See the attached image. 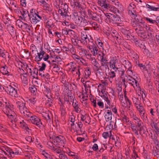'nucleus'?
Masks as SVG:
<instances>
[{
    "mask_svg": "<svg viewBox=\"0 0 159 159\" xmlns=\"http://www.w3.org/2000/svg\"><path fill=\"white\" fill-rule=\"evenodd\" d=\"M41 77L46 81H49L50 79V75L48 73L45 72Z\"/></svg>",
    "mask_w": 159,
    "mask_h": 159,
    "instance_id": "43",
    "label": "nucleus"
},
{
    "mask_svg": "<svg viewBox=\"0 0 159 159\" xmlns=\"http://www.w3.org/2000/svg\"><path fill=\"white\" fill-rule=\"evenodd\" d=\"M88 22L87 20L84 18L82 17H81L80 20V23L78 24V25L84 27L88 25Z\"/></svg>",
    "mask_w": 159,
    "mask_h": 159,
    "instance_id": "26",
    "label": "nucleus"
},
{
    "mask_svg": "<svg viewBox=\"0 0 159 159\" xmlns=\"http://www.w3.org/2000/svg\"><path fill=\"white\" fill-rule=\"evenodd\" d=\"M7 29L10 34L14 33V27L11 23L7 24Z\"/></svg>",
    "mask_w": 159,
    "mask_h": 159,
    "instance_id": "36",
    "label": "nucleus"
},
{
    "mask_svg": "<svg viewBox=\"0 0 159 159\" xmlns=\"http://www.w3.org/2000/svg\"><path fill=\"white\" fill-rule=\"evenodd\" d=\"M42 154L43 155L45 158L47 159H50V158L52 157L50 155L46 153L44 151H43L42 152Z\"/></svg>",
    "mask_w": 159,
    "mask_h": 159,
    "instance_id": "64",
    "label": "nucleus"
},
{
    "mask_svg": "<svg viewBox=\"0 0 159 159\" xmlns=\"http://www.w3.org/2000/svg\"><path fill=\"white\" fill-rule=\"evenodd\" d=\"M8 3L9 5L10 8H11V9L17 5L16 2L14 0L10 1L9 2H8Z\"/></svg>",
    "mask_w": 159,
    "mask_h": 159,
    "instance_id": "40",
    "label": "nucleus"
},
{
    "mask_svg": "<svg viewBox=\"0 0 159 159\" xmlns=\"http://www.w3.org/2000/svg\"><path fill=\"white\" fill-rule=\"evenodd\" d=\"M150 125L152 129L151 132H159V128L158 126V124L154 121L152 120Z\"/></svg>",
    "mask_w": 159,
    "mask_h": 159,
    "instance_id": "13",
    "label": "nucleus"
},
{
    "mask_svg": "<svg viewBox=\"0 0 159 159\" xmlns=\"http://www.w3.org/2000/svg\"><path fill=\"white\" fill-rule=\"evenodd\" d=\"M92 61H93V62H92V63L94 65V66L97 68H99V67H100V64H101L100 62V61H99V62H98L97 60H92Z\"/></svg>",
    "mask_w": 159,
    "mask_h": 159,
    "instance_id": "59",
    "label": "nucleus"
},
{
    "mask_svg": "<svg viewBox=\"0 0 159 159\" xmlns=\"http://www.w3.org/2000/svg\"><path fill=\"white\" fill-rule=\"evenodd\" d=\"M29 68V73L31 75H33V77L35 78V75H37L38 74V70L37 68Z\"/></svg>",
    "mask_w": 159,
    "mask_h": 159,
    "instance_id": "22",
    "label": "nucleus"
},
{
    "mask_svg": "<svg viewBox=\"0 0 159 159\" xmlns=\"http://www.w3.org/2000/svg\"><path fill=\"white\" fill-rule=\"evenodd\" d=\"M100 68L101 70H103V71H104L105 72L107 71H108L109 70L108 64H106V65L104 66H100Z\"/></svg>",
    "mask_w": 159,
    "mask_h": 159,
    "instance_id": "54",
    "label": "nucleus"
},
{
    "mask_svg": "<svg viewBox=\"0 0 159 159\" xmlns=\"http://www.w3.org/2000/svg\"><path fill=\"white\" fill-rule=\"evenodd\" d=\"M54 142L59 148H61L64 146L65 141V138L61 135L55 136L53 138Z\"/></svg>",
    "mask_w": 159,
    "mask_h": 159,
    "instance_id": "4",
    "label": "nucleus"
},
{
    "mask_svg": "<svg viewBox=\"0 0 159 159\" xmlns=\"http://www.w3.org/2000/svg\"><path fill=\"white\" fill-rule=\"evenodd\" d=\"M117 70H115L114 71L112 70H110V72H109L108 73V76L111 78H113L116 76V73H115V72H116Z\"/></svg>",
    "mask_w": 159,
    "mask_h": 159,
    "instance_id": "52",
    "label": "nucleus"
},
{
    "mask_svg": "<svg viewBox=\"0 0 159 159\" xmlns=\"http://www.w3.org/2000/svg\"><path fill=\"white\" fill-rule=\"evenodd\" d=\"M68 35L70 36L71 38V39L77 36L75 31L70 29L68 30Z\"/></svg>",
    "mask_w": 159,
    "mask_h": 159,
    "instance_id": "44",
    "label": "nucleus"
},
{
    "mask_svg": "<svg viewBox=\"0 0 159 159\" xmlns=\"http://www.w3.org/2000/svg\"><path fill=\"white\" fill-rule=\"evenodd\" d=\"M37 54V55L35 57V58L37 57L39 60H42L43 59V60H48L49 57V55L44 51L42 47L40 48L39 52H38Z\"/></svg>",
    "mask_w": 159,
    "mask_h": 159,
    "instance_id": "7",
    "label": "nucleus"
},
{
    "mask_svg": "<svg viewBox=\"0 0 159 159\" xmlns=\"http://www.w3.org/2000/svg\"><path fill=\"white\" fill-rule=\"evenodd\" d=\"M6 114L9 117V116L12 117V118H13V117H15L16 114L15 112L12 111L11 109H8L6 111Z\"/></svg>",
    "mask_w": 159,
    "mask_h": 159,
    "instance_id": "29",
    "label": "nucleus"
},
{
    "mask_svg": "<svg viewBox=\"0 0 159 159\" xmlns=\"http://www.w3.org/2000/svg\"><path fill=\"white\" fill-rule=\"evenodd\" d=\"M31 123L36 125L37 126L40 128L42 125L40 119L36 116H31L30 118Z\"/></svg>",
    "mask_w": 159,
    "mask_h": 159,
    "instance_id": "9",
    "label": "nucleus"
},
{
    "mask_svg": "<svg viewBox=\"0 0 159 159\" xmlns=\"http://www.w3.org/2000/svg\"><path fill=\"white\" fill-rule=\"evenodd\" d=\"M144 19L150 23H156V21H155V20H153L151 18H150L148 17H144Z\"/></svg>",
    "mask_w": 159,
    "mask_h": 159,
    "instance_id": "63",
    "label": "nucleus"
},
{
    "mask_svg": "<svg viewBox=\"0 0 159 159\" xmlns=\"http://www.w3.org/2000/svg\"><path fill=\"white\" fill-rule=\"evenodd\" d=\"M72 105L73 107L75 109V111L77 113L80 112V109L79 108L78 106V102L75 100V101L74 102L72 103Z\"/></svg>",
    "mask_w": 159,
    "mask_h": 159,
    "instance_id": "30",
    "label": "nucleus"
},
{
    "mask_svg": "<svg viewBox=\"0 0 159 159\" xmlns=\"http://www.w3.org/2000/svg\"><path fill=\"white\" fill-rule=\"evenodd\" d=\"M104 19L107 22H109L111 24H118L120 21V19L117 16H116L112 14H104Z\"/></svg>",
    "mask_w": 159,
    "mask_h": 159,
    "instance_id": "3",
    "label": "nucleus"
},
{
    "mask_svg": "<svg viewBox=\"0 0 159 159\" xmlns=\"http://www.w3.org/2000/svg\"><path fill=\"white\" fill-rule=\"evenodd\" d=\"M18 88L16 87H14L11 85L7 86L5 89V91L10 95L12 97H18V94L17 92Z\"/></svg>",
    "mask_w": 159,
    "mask_h": 159,
    "instance_id": "5",
    "label": "nucleus"
},
{
    "mask_svg": "<svg viewBox=\"0 0 159 159\" xmlns=\"http://www.w3.org/2000/svg\"><path fill=\"white\" fill-rule=\"evenodd\" d=\"M115 7L109 4L108 7L106 10H109L111 12L114 13L115 14L119 13V7Z\"/></svg>",
    "mask_w": 159,
    "mask_h": 159,
    "instance_id": "16",
    "label": "nucleus"
},
{
    "mask_svg": "<svg viewBox=\"0 0 159 159\" xmlns=\"http://www.w3.org/2000/svg\"><path fill=\"white\" fill-rule=\"evenodd\" d=\"M2 20L4 22V23L5 24H9V23H11V21L9 19V18L8 17L7 15H5L4 16L3 15L2 16Z\"/></svg>",
    "mask_w": 159,
    "mask_h": 159,
    "instance_id": "32",
    "label": "nucleus"
},
{
    "mask_svg": "<svg viewBox=\"0 0 159 159\" xmlns=\"http://www.w3.org/2000/svg\"><path fill=\"white\" fill-rule=\"evenodd\" d=\"M111 3L116 6L117 7H121V5L119 2L118 0H111Z\"/></svg>",
    "mask_w": 159,
    "mask_h": 159,
    "instance_id": "53",
    "label": "nucleus"
},
{
    "mask_svg": "<svg viewBox=\"0 0 159 159\" xmlns=\"http://www.w3.org/2000/svg\"><path fill=\"white\" fill-rule=\"evenodd\" d=\"M136 108L139 111V115L142 117L144 118L145 116V111L143 107L141 105L136 106Z\"/></svg>",
    "mask_w": 159,
    "mask_h": 159,
    "instance_id": "21",
    "label": "nucleus"
},
{
    "mask_svg": "<svg viewBox=\"0 0 159 159\" xmlns=\"http://www.w3.org/2000/svg\"><path fill=\"white\" fill-rule=\"evenodd\" d=\"M97 2L100 6L105 10H107L110 4L107 0H98Z\"/></svg>",
    "mask_w": 159,
    "mask_h": 159,
    "instance_id": "11",
    "label": "nucleus"
},
{
    "mask_svg": "<svg viewBox=\"0 0 159 159\" xmlns=\"http://www.w3.org/2000/svg\"><path fill=\"white\" fill-rule=\"evenodd\" d=\"M139 131V134L141 135H142L143 134H145L146 132V130L144 129L143 126H142L141 127H139L138 130Z\"/></svg>",
    "mask_w": 159,
    "mask_h": 159,
    "instance_id": "58",
    "label": "nucleus"
},
{
    "mask_svg": "<svg viewBox=\"0 0 159 159\" xmlns=\"http://www.w3.org/2000/svg\"><path fill=\"white\" fill-rule=\"evenodd\" d=\"M6 67V66L5 65L1 68L0 71L3 75H6L7 74V73H6L7 70Z\"/></svg>",
    "mask_w": 159,
    "mask_h": 159,
    "instance_id": "62",
    "label": "nucleus"
},
{
    "mask_svg": "<svg viewBox=\"0 0 159 159\" xmlns=\"http://www.w3.org/2000/svg\"><path fill=\"white\" fill-rule=\"evenodd\" d=\"M72 44L75 46H76L79 43H81L80 39H78V37L77 36L71 39Z\"/></svg>",
    "mask_w": 159,
    "mask_h": 159,
    "instance_id": "28",
    "label": "nucleus"
},
{
    "mask_svg": "<svg viewBox=\"0 0 159 159\" xmlns=\"http://www.w3.org/2000/svg\"><path fill=\"white\" fill-rule=\"evenodd\" d=\"M60 107V111H61V116H63L66 113L65 109L64 108V105H62Z\"/></svg>",
    "mask_w": 159,
    "mask_h": 159,
    "instance_id": "60",
    "label": "nucleus"
},
{
    "mask_svg": "<svg viewBox=\"0 0 159 159\" xmlns=\"http://www.w3.org/2000/svg\"><path fill=\"white\" fill-rule=\"evenodd\" d=\"M88 22L89 23V24L92 25L94 30H98V25L96 23L92 21H89Z\"/></svg>",
    "mask_w": 159,
    "mask_h": 159,
    "instance_id": "47",
    "label": "nucleus"
},
{
    "mask_svg": "<svg viewBox=\"0 0 159 159\" xmlns=\"http://www.w3.org/2000/svg\"><path fill=\"white\" fill-rule=\"evenodd\" d=\"M60 61L59 60H52L51 62L50 60L48 61L51 66H58L59 63Z\"/></svg>",
    "mask_w": 159,
    "mask_h": 159,
    "instance_id": "41",
    "label": "nucleus"
},
{
    "mask_svg": "<svg viewBox=\"0 0 159 159\" xmlns=\"http://www.w3.org/2000/svg\"><path fill=\"white\" fill-rule=\"evenodd\" d=\"M30 92L33 94V95H35L37 93V88L35 85H33L29 88Z\"/></svg>",
    "mask_w": 159,
    "mask_h": 159,
    "instance_id": "38",
    "label": "nucleus"
},
{
    "mask_svg": "<svg viewBox=\"0 0 159 159\" xmlns=\"http://www.w3.org/2000/svg\"><path fill=\"white\" fill-rule=\"evenodd\" d=\"M134 19L137 22L141 24H144L145 23L144 21L143 20L142 18L139 16L136 15Z\"/></svg>",
    "mask_w": 159,
    "mask_h": 159,
    "instance_id": "39",
    "label": "nucleus"
},
{
    "mask_svg": "<svg viewBox=\"0 0 159 159\" xmlns=\"http://www.w3.org/2000/svg\"><path fill=\"white\" fill-rule=\"evenodd\" d=\"M120 32L124 35L125 39L127 40H129L134 38L130 32V31L128 28H122L120 29Z\"/></svg>",
    "mask_w": 159,
    "mask_h": 159,
    "instance_id": "8",
    "label": "nucleus"
},
{
    "mask_svg": "<svg viewBox=\"0 0 159 159\" xmlns=\"http://www.w3.org/2000/svg\"><path fill=\"white\" fill-rule=\"evenodd\" d=\"M88 48H89L93 56H95L97 55L98 51V48L97 44L95 42H93L92 41V42H90L88 44Z\"/></svg>",
    "mask_w": 159,
    "mask_h": 159,
    "instance_id": "6",
    "label": "nucleus"
},
{
    "mask_svg": "<svg viewBox=\"0 0 159 159\" xmlns=\"http://www.w3.org/2000/svg\"><path fill=\"white\" fill-rule=\"evenodd\" d=\"M30 28L31 26L30 25L26 23H24L21 29L23 30H24L28 33H30L31 31Z\"/></svg>",
    "mask_w": 159,
    "mask_h": 159,
    "instance_id": "31",
    "label": "nucleus"
},
{
    "mask_svg": "<svg viewBox=\"0 0 159 159\" xmlns=\"http://www.w3.org/2000/svg\"><path fill=\"white\" fill-rule=\"evenodd\" d=\"M47 0H43L41 1L40 2L41 4H43V9L45 10L48 11H51V9L50 8V5L49 4L46 2V1Z\"/></svg>",
    "mask_w": 159,
    "mask_h": 159,
    "instance_id": "19",
    "label": "nucleus"
},
{
    "mask_svg": "<svg viewBox=\"0 0 159 159\" xmlns=\"http://www.w3.org/2000/svg\"><path fill=\"white\" fill-rule=\"evenodd\" d=\"M152 155L157 158H159V151L153 148L152 151Z\"/></svg>",
    "mask_w": 159,
    "mask_h": 159,
    "instance_id": "45",
    "label": "nucleus"
},
{
    "mask_svg": "<svg viewBox=\"0 0 159 159\" xmlns=\"http://www.w3.org/2000/svg\"><path fill=\"white\" fill-rule=\"evenodd\" d=\"M12 10H13L17 14H19L20 13V8L19 7V5L18 4L15 6Z\"/></svg>",
    "mask_w": 159,
    "mask_h": 159,
    "instance_id": "61",
    "label": "nucleus"
},
{
    "mask_svg": "<svg viewBox=\"0 0 159 159\" xmlns=\"http://www.w3.org/2000/svg\"><path fill=\"white\" fill-rule=\"evenodd\" d=\"M30 50L31 55L35 57L38 52L36 46L33 44H31L30 46Z\"/></svg>",
    "mask_w": 159,
    "mask_h": 159,
    "instance_id": "18",
    "label": "nucleus"
},
{
    "mask_svg": "<svg viewBox=\"0 0 159 159\" xmlns=\"http://www.w3.org/2000/svg\"><path fill=\"white\" fill-rule=\"evenodd\" d=\"M132 100L135 105H138V106L140 105L141 104V101L138 98L133 97Z\"/></svg>",
    "mask_w": 159,
    "mask_h": 159,
    "instance_id": "37",
    "label": "nucleus"
},
{
    "mask_svg": "<svg viewBox=\"0 0 159 159\" xmlns=\"http://www.w3.org/2000/svg\"><path fill=\"white\" fill-rule=\"evenodd\" d=\"M80 40L81 43L84 44H89L90 42H92V41H93V39L90 36H89V37L88 36H86V37L84 38V39H80Z\"/></svg>",
    "mask_w": 159,
    "mask_h": 159,
    "instance_id": "17",
    "label": "nucleus"
},
{
    "mask_svg": "<svg viewBox=\"0 0 159 159\" xmlns=\"http://www.w3.org/2000/svg\"><path fill=\"white\" fill-rule=\"evenodd\" d=\"M64 93L66 95L67 97L72 95L71 91L69 90V87H66L63 91Z\"/></svg>",
    "mask_w": 159,
    "mask_h": 159,
    "instance_id": "42",
    "label": "nucleus"
},
{
    "mask_svg": "<svg viewBox=\"0 0 159 159\" xmlns=\"http://www.w3.org/2000/svg\"><path fill=\"white\" fill-rule=\"evenodd\" d=\"M89 15V17L92 20L98 21L99 22V19L100 16L92 11L88 12Z\"/></svg>",
    "mask_w": 159,
    "mask_h": 159,
    "instance_id": "14",
    "label": "nucleus"
},
{
    "mask_svg": "<svg viewBox=\"0 0 159 159\" xmlns=\"http://www.w3.org/2000/svg\"><path fill=\"white\" fill-rule=\"evenodd\" d=\"M43 117L46 120L48 123H50L51 120H53V116L52 114L49 111H47L45 112H44L42 114Z\"/></svg>",
    "mask_w": 159,
    "mask_h": 159,
    "instance_id": "10",
    "label": "nucleus"
},
{
    "mask_svg": "<svg viewBox=\"0 0 159 159\" xmlns=\"http://www.w3.org/2000/svg\"><path fill=\"white\" fill-rule=\"evenodd\" d=\"M68 6L66 3L64 4V7H61V8L58 9V14L62 16L66 20H69L70 19V16L68 15Z\"/></svg>",
    "mask_w": 159,
    "mask_h": 159,
    "instance_id": "2",
    "label": "nucleus"
},
{
    "mask_svg": "<svg viewBox=\"0 0 159 159\" xmlns=\"http://www.w3.org/2000/svg\"><path fill=\"white\" fill-rule=\"evenodd\" d=\"M30 12L29 19L32 24H36L42 20V17L39 15V12L36 10L32 9Z\"/></svg>",
    "mask_w": 159,
    "mask_h": 159,
    "instance_id": "1",
    "label": "nucleus"
},
{
    "mask_svg": "<svg viewBox=\"0 0 159 159\" xmlns=\"http://www.w3.org/2000/svg\"><path fill=\"white\" fill-rule=\"evenodd\" d=\"M0 56L4 59H7L9 58V54L6 51L0 48Z\"/></svg>",
    "mask_w": 159,
    "mask_h": 159,
    "instance_id": "20",
    "label": "nucleus"
},
{
    "mask_svg": "<svg viewBox=\"0 0 159 159\" xmlns=\"http://www.w3.org/2000/svg\"><path fill=\"white\" fill-rule=\"evenodd\" d=\"M147 8H148L150 11H159V5H157L156 6L150 5L149 4L146 5Z\"/></svg>",
    "mask_w": 159,
    "mask_h": 159,
    "instance_id": "23",
    "label": "nucleus"
},
{
    "mask_svg": "<svg viewBox=\"0 0 159 159\" xmlns=\"http://www.w3.org/2000/svg\"><path fill=\"white\" fill-rule=\"evenodd\" d=\"M135 30L137 34L140 33V32L144 31L143 28L140 25H139L137 28H135Z\"/></svg>",
    "mask_w": 159,
    "mask_h": 159,
    "instance_id": "50",
    "label": "nucleus"
},
{
    "mask_svg": "<svg viewBox=\"0 0 159 159\" xmlns=\"http://www.w3.org/2000/svg\"><path fill=\"white\" fill-rule=\"evenodd\" d=\"M131 81L129 82V84H131L134 87V88H137L138 87H139V84L138 83L137 80H135L134 78L132 77H131Z\"/></svg>",
    "mask_w": 159,
    "mask_h": 159,
    "instance_id": "25",
    "label": "nucleus"
},
{
    "mask_svg": "<svg viewBox=\"0 0 159 159\" xmlns=\"http://www.w3.org/2000/svg\"><path fill=\"white\" fill-rule=\"evenodd\" d=\"M85 75L84 77L87 78L90 75L91 71L90 70V69L89 68H87L84 71Z\"/></svg>",
    "mask_w": 159,
    "mask_h": 159,
    "instance_id": "55",
    "label": "nucleus"
},
{
    "mask_svg": "<svg viewBox=\"0 0 159 159\" xmlns=\"http://www.w3.org/2000/svg\"><path fill=\"white\" fill-rule=\"evenodd\" d=\"M150 135L154 143H157L159 142L158 136L159 135V132H151Z\"/></svg>",
    "mask_w": 159,
    "mask_h": 159,
    "instance_id": "12",
    "label": "nucleus"
},
{
    "mask_svg": "<svg viewBox=\"0 0 159 159\" xmlns=\"http://www.w3.org/2000/svg\"><path fill=\"white\" fill-rule=\"evenodd\" d=\"M24 69L25 68H22V69L18 70V72L20 73V76L25 75L27 76V74H28V72H25L24 70Z\"/></svg>",
    "mask_w": 159,
    "mask_h": 159,
    "instance_id": "56",
    "label": "nucleus"
},
{
    "mask_svg": "<svg viewBox=\"0 0 159 159\" xmlns=\"http://www.w3.org/2000/svg\"><path fill=\"white\" fill-rule=\"evenodd\" d=\"M137 34L139 37L143 39L147 38L146 33L144 31L142 32H140V33Z\"/></svg>",
    "mask_w": 159,
    "mask_h": 159,
    "instance_id": "46",
    "label": "nucleus"
},
{
    "mask_svg": "<svg viewBox=\"0 0 159 159\" xmlns=\"http://www.w3.org/2000/svg\"><path fill=\"white\" fill-rule=\"evenodd\" d=\"M20 13L21 14L22 16L21 18H23V20H25L27 18L29 19L30 14H29L28 11L27 10L22 9V11H20Z\"/></svg>",
    "mask_w": 159,
    "mask_h": 159,
    "instance_id": "15",
    "label": "nucleus"
},
{
    "mask_svg": "<svg viewBox=\"0 0 159 159\" xmlns=\"http://www.w3.org/2000/svg\"><path fill=\"white\" fill-rule=\"evenodd\" d=\"M117 70H118V71L119 72V73L120 75V77L121 78H123V77H122L124 76V75L125 73V70L121 68H116Z\"/></svg>",
    "mask_w": 159,
    "mask_h": 159,
    "instance_id": "57",
    "label": "nucleus"
},
{
    "mask_svg": "<svg viewBox=\"0 0 159 159\" xmlns=\"http://www.w3.org/2000/svg\"><path fill=\"white\" fill-rule=\"evenodd\" d=\"M103 71V70H101L100 68H97L96 71L97 76L98 78H101L104 75Z\"/></svg>",
    "mask_w": 159,
    "mask_h": 159,
    "instance_id": "33",
    "label": "nucleus"
},
{
    "mask_svg": "<svg viewBox=\"0 0 159 159\" xmlns=\"http://www.w3.org/2000/svg\"><path fill=\"white\" fill-rule=\"evenodd\" d=\"M24 117L25 118L30 117L32 116V113L29 111L28 109L23 114Z\"/></svg>",
    "mask_w": 159,
    "mask_h": 159,
    "instance_id": "51",
    "label": "nucleus"
},
{
    "mask_svg": "<svg viewBox=\"0 0 159 159\" xmlns=\"http://www.w3.org/2000/svg\"><path fill=\"white\" fill-rule=\"evenodd\" d=\"M16 104L17 105V107L19 108L20 111L25 107V103L22 102H16Z\"/></svg>",
    "mask_w": 159,
    "mask_h": 159,
    "instance_id": "34",
    "label": "nucleus"
},
{
    "mask_svg": "<svg viewBox=\"0 0 159 159\" xmlns=\"http://www.w3.org/2000/svg\"><path fill=\"white\" fill-rule=\"evenodd\" d=\"M106 121H109L112 119V113L110 110H108L105 116Z\"/></svg>",
    "mask_w": 159,
    "mask_h": 159,
    "instance_id": "27",
    "label": "nucleus"
},
{
    "mask_svg": "<svg viewBox=\"0 0 159 159\" xmlns=\"http://www.w3.org/2000/svg\"><path fill=\"white\" fill-rule=\"evenodd\" d=\"M136 127V126H135L134 125H133L132 124H131L130 125V127L131 128L132 131L134 132V133L136 135H138L139 133L138 130H139V129H137Z\"/></svg>",
    "mask_w": 159,
    "mask_h": 159,
    "instance_id": "49",
    "label": "nucleus"
},
{
    "mask_svg": "<svg viewBox=\"0 0 159 159\" xmlns=\"http://www.w3.org/2000/svg\"><path fill=\"white\" fill-rule=\"evenodd\" d=\"M21 78L22 81L23 83L25 85H27L28 84V81L27 80V76L25 75H23L21 76Z\"/></svg>",
    "mask_w": 159,
    "mask_h": 159,
    "instance_id": "48",
    "label": "nucleus"
},
{
    "mask_svg": "<svg viewBox=\"0 0 159 159\" xmlns=\"http://www.w3.org/2000/svg\"><path fill=\"white\" fill-rule=\"evenodd\" d=\"M120 120L124 123H126L129 121V118L124 113H122L120 115Z\"/></svg>",
    "mask_w": 159,
    "mask_h": 159,
    "instance_id": "24",
    "label": "nucleus"
},
{
    "mask_svg": "<svg viewBox=\"0 0 159 159\" xmlns=\"http://www.w3.org/2000/svg\"><path fill=\"white\" fill-rule=\"evenodd\" d=\"M15 65L19 69V70L22 68H24L23 67L22 62H21L20 60H16L14 62Z\"/></svg>",
    "mask_w": 159,
    "mask_h": 159,
    "instance_id": "35",
    "label": "nucleus"
}]
</instances>
